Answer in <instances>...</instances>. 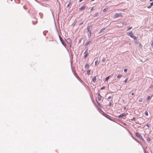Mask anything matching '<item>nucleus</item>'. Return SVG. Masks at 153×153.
Listing matches in <instances>:
<instances>
[{
	"mask_svg": "<svg viewBox=\"0 0 153 153\" xmlns=\"http://www.w3.org/2000/svg\"><path fill=\"white\" fill-rule=\"evenodd\" d=\"M59 39L62 43V45L65 47H66V44L64 42V41L63 40L62 38L61 37V36L59 35Z\"/></svg>",
	"mask_w": 153,
	"mask_h": 153,
	"instance_id": "nucleus-1",
	"label": "nucleus"
},
{
	"mask_svg": "<svg viewBox=\"0 0 153 153\" xmlns=\"http://www.w3.org/2000/svg\"><path fill=\"white\" fill-rule=\"evenodd\" d=\"M135 134L137 137L140 139L142 140H143V137H142L140 135V134L139 133H136Z\"/></svg>",
	"mask_w": 153,
	"mask_h": 153,
	"instance_id": "nucleus-2",
	"label": "nucleus"
},
{
	"mask_svg": "<svg viewBox=\"0 0 153 153\" xmlns=\"http://www.w3.org/2000/svg\"><path fill=\"white\" fill-rule=\"evenodd\" d=\"M122 16V15L120 13H116L114 15L115 17L116 18H118L119 17H121Z\"/></svg>",
	"mask_w": 153,
	"mask_h": 153,
	"instance_id": "nucleus-3",
	"label": "nucleus"
},
{
	"mask_svg": "<svg viewBox=\"0 0 153 153\" xmlns=\"http://www.w3.org/2000/svg\"><path fill=\"white\" fill-rule=\"evenodd\" d=\"M100 112L101 113V114H102L103 116L106 117L107 118H108V117L109 116V115H108V114H107L106 113H105L102 110Z\"/></svg>",
	"mask_w": 153,
	"mask_h": 153,
	"instance_id": "nucleus-4",
	"label": "nucleus"
},
{
	"mask_svg": "<svg viewBox=\"0 0 153 153\" xmlns=\"http://www.w3.org/2000/svg\"><path fill=\"white\" fill-rule=\"evenodd\" d=\"M88 32H91V30L92 29V27L91 26H89L87 27V28Z\"/></svg>",
	"mask_w": 153,
	"mask_h": 153,
	"instance_id": "nucleus-5",
	"label": "nucleus"
},
{
	"mask_svg": "<svg viewBox=\"0 0 153 153\" xmlns=\"http://www.w3.org/2000/svg\"><path fill=\"white\" fill-rule=\"evenodd\" d=\"M67 42L70 45V46H71V39L70 38L68 39L67 40Z\"/></svg>",
	"mask_w": 153,
	"mask_h": 153,
	"instance_id": "nucleus-6",
	"label": "nucleus"
},
{
	"mask_svg": "<svg viewBox=\"0 0 153 153\" xmlns=\"http://www.w3.org/2000/svg\"><path fill=\"white\" fill-rule=\"evenodd\" d=\"M126 117V114H123L118 116L119 118H124Z\"/></svg>",
	"mask_w": 153,
	"mask_h": 153,
	"instance_id": "nucleus-7",
	"label": "nucleus"
},
{
	"mask_svg": "<svg viewBox=\"0 0 153 153\" xmlns=\"http://www.w3.org/2000/svg\"><path fill=\"white\" fill-rule=\"evenodd\" d=\"M150 126V124L149 123H147L146 125H144V128L147 129Z\"/></svg>",
	"mask_w": 153,
	"mask_h": 153,
	"instance_id": "nucleus-8",
	"label": "nucleus"
},
{
	"mask_svg": "<svg viewBox=\"0 0 153 153\" xmlns=\"http://www.w3.org/2000/svg\"><path fill=\"white\" fill-rule=\"evenodd\" d=\"M87 51V49H86L84 53V58H86L88 55V53H86Z\"/></svg>",
	"mask_w": 153,
	"mask_h": 153,
	"instance_id": "nucleus-9",
	"label": "nucleus"
},
{
	"mask_svg": "<svg viewBox=\"0 0 153 153\" xmlns=\"http://www.w3.org/2000/svg\"><path fill=\"white\" fill-rule=\"evenodd\" d=\"M85 8V6H83L79 9V11L84 10Z\"/></svg>",
	"mask_w": 153,
	"mask_h": 153,
	"instance_id": "nucleus-10",
	"label": "nucleus"
},
{
	"mask_svg": "<svg viewBox=\"0 0 153 153\" xmlns=\"http://www.w3.org/2000/svg\"><path fill=\"white\" fill-rule=\"evenodd\" d=\"M128 35L130 36L131 37H132L134 35V34L132 32H131L128 33Z\"/></svg>",
	"mask_w": 153,
	"mask_h": 153,
	"instance_id": "nucleus-11",
	"label": "nucleus"
},
{
	"mask_svg": "<svg viewBox=\"0 0 153 153\" xmlns=\"http://www.w3.org/2000/svg\"><path fill=\"white\" fill-rule=\"evenodd\" d=\"M98 98L99 100L100 101L101 99V96L100 95V94H98Z\"/></svg>",
	"mask_w": 153,
	"mask_h": 153,
	"instance_id": "nucleus-12",
	"label": "nucleus"
},
{
	"mask_svg": "<svg viewBox=\"0 0 153 153\" xmlns=\"http://www.w3.org/2000/svg\"><path fill=\"white\" fill-rule=\"evenodd\" d=\"M105 28H102L100 30V31L99 32V33H100L102 32H103L104 31Z\"/></svg>",
	"mask_w": 153,
	"mask_h": 153,
	"instance_id": "nucleus-13",
	"label": "nucleus"
},
{
	"mask_svg": "<svg viewBox=\"0 0 153 153\" xmlns=\"http://www.w3.org/2000/svg\"><path fill=\"white\" fill-rule=\"evenodd\" d=\"M91 42V41H88L85 44V45L86 46H87L89 44H90Z\"/></svg>",
	"mask_w": 153,
	"mask_h": 153,
	"instance_id": "nucleus-14",
	"label": "nucleus"
},
{
	"mask_svg": "<svg viewBox=\"0 0 153 153\" xmlns=\"http://www.w3.org/2000/svg\"><path fill=\"white\" fill-rule=\"evenodd\" d=\"M153 94L151 95V96H148L147 98V100H150L151 98L153 96Z\"/></svg>",
	"mask_w": 153,
	"mask_h": 153,
	"instance_id": "nucleus-15",
	"label": "nucleus"
},
{
	"mask_svg": "<svg viewBox=\"0 0 153 153\" xmlns=\"http://www.w3.org/2000/svg\"><path fill=\"white\" fill-rule=\"evenodd\" d=\"M96 79H97L96 76H95L93 79L92 80L93 82H94L96 81Z\"/></svg>",
	"mask_w": 153,
	"mask_h": 153,
	"instance_id": "nucleus-16",
	"label": "nucleus"
},
{
	"mask_svg": "<svg viewBox=\"0 0 153 153\" xmlns=\"http://www.w3.org/2000/svg\"><path fill=\"white\" fill-rule=\"evenodd\" d=\"M88 35L89 38L91 36V32H88Z\"/></svg>",
	"mask_w": 153,
	"mask_h": 153,
	"instance_id": "nucleus-17",
	"label": "nucleus"
},
{
	"mask_svg": "<svg viewBox=\"0 0 153 153\" xmlns=\"http://www.w3.org/2000/svg\"><path fill=\"white\" fill-rule=\"evenodd\" d=\"M99 16V13H97L96 14H94V17H98V16Z\"/></svg>",
	"mask_w": 153,
	"mask_h": 153,
	"instance_id": "nucleus-18",
	"label": "nucleus"
},
{
	"mask_svg": "<svg viewBox=\"0 0 153 153\" xmlns=\"http://www.w3.org/2000/svg\"><path fill=\"white\" fill-rule=\"evenodd\" d=\"M99 62H98L97 60L95 61V64L96 65H98L99 64Z\"/></svg>",
	"mask_w": 153,
	"mask_h": 153,
	"instance_id": "nucleus-19",
	"label": "nucleus"
},
{
	"mask_svg": "<svg viewBox=\"0 0 153 153\" xmlns=\"http://www.w3.org/2000/svg\"><path fill=\"white\" fill-rule=\"evenodd\" d=\"M110 76L107 77L105 78V81H107L110 78Z\"/></svg>",
	"mask_w": 153,
	"mask_h": 153,
	"instance_id": "nucleus-20",
	"label": "nucleus"
},
{
	"mask_svg": "<svg viewBox=\"0 0 153 153\" xmlns=\"http://www.w3.org/2000/svg\"><path fill=\"white\" fill-rule=\"evenodd\" d=\"M85 68H89V65L88 64H86L85 65Z\"/></svg>",
	"mask_w": 153,
	"mask_h": 153,
	"instance_id": "nucleus-21",
	"label": "nucleus"
},
{
	"mask_svg": "<svg viewBox=\"0 0 153 153\" xmlns=\"http://www.w3.org/2000/svg\"><path fill=\"white\" fill-rule=\"evenodd\" d=\"M105 60H106L105 59L104 57H103L102 59V61L103 62H105Z\"/></svg>",
	"mask_w": 153,
	"mask_h": 153,
	"instance_id": "nucleus-22",
	"label": "nucleus"
},
{
	"mask_svg": "<svg viewBox=\"0 0 153 153\" xmlns=\"http://www.w3.org/2000/svg\"><path fill=\"white\" fill-rule=\"evenodd\" d=\"M90 72H91L90 70H88L87 71V74L88 75H89L90 74Z\"/></svg>",
	"mask_w": 153,
	"mask_h": 153,
	"instance_id": "nucleus-23",
	"label": "nucleus"
},
{
	"mask_svg": "<svg viewBox=\"0 0 153 153\" xmlns=\"http://www.w3.org/2000/svg\"><path fill=\"white\" fill-rule=\"evenodd\" d=\"M122 77V75H121V74H120V75H118L117 76V78H119L121 77Z\"/></svg>",
	"mask_w": 153,
	"mask_h": 153,
	"instance_id": "nucleus-24",
	"label": "nucleus"
},
{
	"mask_svg": "<svg viewBox=\"0 0 153 153\" xmlns=\"http://www.w3.org/2000/svg\"><path fill=\"white\" fill-rule=\"evenodd\" d=\"M151 140V138L149 137H148V138H147V141L148 142H149Z\"/></svg>",
	"mask_w": 153,
	"mask_h": 153,
	"instance_id": "nucleus-25",
	"label": "nucleus"
},
{
	"mask_svg": "<svg viewBox=\"0 0 153 153\" xmlns=\"http://www.w3.org/2000/svg\"><path fill=\"white\" fill-rule=\"evenodd\" d=\"M145 115L146 116H148V112L147 111H146L145 112Z\"/></svg>",
	"mask_w": 153,
	"mask_h": 153,
	"instance_id": "nucleus-26",
	"label": "nucleus"
},
{
	"mask_svg": "<svg viewBox=\"0 0 153 153\" xmlns=\"http://www.w3.org/2000/svg\"><path fill=\"white\" fill-rule=\"evenodd\" d=\"M132 38H133L134 39H137V37L136 36H134V35L132 37Z\"/></svg>",
	"mask_w": 153,
	"mask_h": 153,
	"instance_id": "nucleus-27",
	"label": "nucleus"
},
{
	"mask_svg": "<svg viewBox=\"0 0 153 153\" xmlns=\"http://www.w3.org/2000/svg\"><path fill=\"white\" fill-rule=\"evenodd\" d=\"M128 78H126L125 80L124 81V82L125 83H126L127 82V81H128Z\"/></svg>",
	"mask_w": 153,
	"mask_h": 153,
	"instance_id": "nucleus-28",
	"label": "nucleus"
},
{
	"mask_svg": "<svg viewBox=\"0 0 153 153\" xmlns=\"http://www.w3.org/2000/svg\"><path fill=\"white\" fill-rule=\"evenodd\" d=\"M97 101V102L98 105L99 106H100L101 105H100V103L99 102H97V101Z\"/></svg>",
	"mask_w": 153,
	"mask_h": 153,
	"instance_id": "nucleus-29",
	"label": "nucleus"
},
{
	"mask_svg": "<svg viewBox=\"0 0 153 153\" xmlns=\"http://www.w3.org/2000/svg\"><path fill=\"white\" fill-rule=\"evenodd\" d=\"M127 69L126 68H125L124 69V71L125 72H126L127 71Z\"/></svg>",
	"mask_w": 153,
	"mask_h": 153,
	"instance_id": "nucleus-30",
	"label": "nucleus"
},
{
	"mask_svg": "<svg viewBox=\"0 0 153 153\" xmlns=\"http://www.w3.org/2000/svg\"><path fill=\"white\" fill-rule=\"evenodd\" d=\"M105 88V86H103L101 88V90H103V89H104Z\"/></svg>",
	"mask_w": 153,
	"mask_h": 153,
	"instance_id": "nucleus-31",
	"label": "nucleus"
},
{
	"mask_svg": "<svg viewBox=\"0 0 153 153\" xmlns=\"http://www.w3.org/2000/svg\"><path fill=\"white\" fill-rule=\"evenodd\" d=\"M106 10V8H104V9H103V11L104 12H105Z\"/></svg>",
	"mask_w": 153,
	"mask_h": 153,
	"instance_id": "nucleus-32",
	"label": "nucleus"
},
{
	"mask_svg": "<svg viewBox=\"0 0 153 153\" xmlns=\"http://www.w3.org/2000/svg\"><path fill=\"white\" fill-rule=\"evenodd\" d=\"M71 3H70V2H69V4H68V5H67V7H69V5Z\"/></svg>",
	"mask_w": 153,
	"mask_h": 153,
	"instance_id": "nucleus-33",
	"label": "nucleus"
},
{
	"mask_svg": "<svg viewBox=\"0 0 153 153\" xmlns=\"http://www.w3.org/2000/svg\"><path fill=\"white\" fill-rule=\"evenodd\" d=\"M94 10V7H92L91 10V11L92 10Z\"/></svg>",
	"mask_w": 153,
	"mask_h": 153,
	"instance_id": "nucleus-34",
	"label": "nucleus"
},
{
	"mask_svg": "<svg viewBox=\"0 0 153 153\" xmlns=\"http://www.w3.org/2000/svg\"><path fill=\"white\" fill-rule=\"evenodd\" d=\"M149 88H153V85H150Z\"/></svg>",
	"mask_w": 153,
	"mask_h": 153,
	"instance_id": "nucleus-35",
	"label": "nucleus"
},
{
	"mask_svg": "<svg viewBox=\"0 0 153 153\" xmlns=\"http://www.w3.org/2000/svg\"><path fill=\"white\" fill-rule=\"evenodd\" d=\"M139 101L140 102H141L142 101V99H140L139 100Z\"/></svg>",
	"mask_w": 153,
	"mask_h": 153,
	"instance_id": "nucleus-36",
	"label": "nucleus"
},
{
	"mask_svg": "<svg viewBox=\"0 0 153 153\" xmlns=\"http://www.w3.org/2000/svg\"><path fill=\"white\" fill-rule=\"evenodd\" d=\"M131 28H132V27H129V28H128V30H130Z\"/></svg>",
	"mask_w": 153,
	"mask_h": 153,
	"instance_id": "nucleus-37",
	"label": "nucleus"
},
{
	"mask_svg": "<svg viewBox=\"0 0 153 153\" xmlns=\"http://www.w3.org/2000/svg\"><path fill=\"white\" fill-rule=\"evenodd\" d=\"M111 98V96H109L108 97V99H110V98Z\"/></svg>",
	"mask_w": 153,
	"mask_h": 153,
	"instance_id": "nucleus-38",
	"label": "nucleus"
},
{
	"mask_svg": "<svg viewBox=\"0 0 153 153\" xmlns=\"http://www.w3.org/2000/svg\"><path fill=\"white\" fill-rule=\"evenodd\" d=\"M134 94V92H132L131 93V94L132 95H133Z\"/></svg>",
	"mask_w": 153,
	"mask_h": 153,
	"instance_id": "nucleus-39",
	"label": "nucleus"
},
{
	"mask_svg": "<svg viewBox=\"0 0 153 153\" xmlns=\"http://www.w3.org/2000/svg\"><path fill=\"white\" fill-rule=\"evenodd\" d=\"M111 102H110V103H109V105L111 106Z\"/></svg>",
	"mask_w": 153,
	"mask_h": 153,
	"instance_id": "nucleus-40",
	"label": "nucleus"
},
{
	"mask_svg": "<svg viewBox=\"0 0 153 153\" xmlns=\"http://www.w3.org/2000/svg\"><path fill=\"white\" fill-rule=\"evenodd\" d=\"M126 107H124L123 109L124 110H126Z\"/></svg>",
	"mask_w": 153,
	"mask_h": 153,
	"instance_id": "nucleus-41",
	"label": "nucleus"
},
{
	"mask_svg": "<svg viewBox=\"0 0 153 153\" xmlns=\"http://www.w3.org/2000/svg\"><path fill=\"white\" fill-rule=\"evenodd\" d=\"M83 0H79V2H81V1H82Z\"/></svg>",
	"mask_w": 153,
	"mask_h": 153,
	"instance_id": "nucleus-42",
	"label": "nucleus"
},
{
	"mask_svg": "<svg viewBox=\"0 0 153 153\" xmlns=\"http://www.w3.org/2000/svg\"><path fill=\"white\" fill-rule=\"evenodd\" d=\"M152 42H153V35L152 37Z\"/></svg>",
	"mask_w": 153,
	"mask_h": 153,
	"instance_id": "nucleus-43",
	"label": "nucleus"
},
{
	"mask_svg": "<svg viewBox=\"0 0 153 153\" xmlns=\"http://www.w3.org/2000/svg\"><path fill=\"white\" fill-rule=\"evenodd\" d=\"M144 153H146L144 150Z\"/></svg>",
	"mask_w": 153,
	"mask_h": 153,
	"instance_id": "nucleus-44",
	"label": "nucleus"
},
{
	"mask_svg": "<svg viewBox=\"0 0 153 153\" xmlns=\"http://www.w3.org/2000/svg\"><path fill=\"white\" fill-rule=\"evenodd\" d=\"M153 1V0H149L150 1Z\"/></svg>",
	"mask_w": 153,
	"mask_h": 153,
	"instance_id": "nucleus-45",
	"label": "nucleus"
},
{
	"mask_svg": "<svg viewBox=\"0 0 153 153\" xmlns=\"http://www.w3.org/2000/svg\"><path fill=\"white\" fill-rule=\"evenodd\" d=\"M94 0H91V1H94Z\"/></svg>",
	"mask_w": 153,
	"mask_h": 153,
	"instance_id": "nucleus-46",
	"label": "nucleus"
},
{
	"mask_svg": "<svg viewBox=\"0 0 153 153\" xmlns=\"http://www.w3.org/2000/svg\"><path fill=\"white\" fill-rule=\"evenodd\" d=\"M83 24V23L82 22L81 24H80V25H81L82 24Z\"/></svg>",
	"mask_w": 153,
	"mask_h": 153,
	"instance_id": "nucleus-47",
	"label": "nucleus"
},
{
	"mask_svg": "<svg viewBox=\"0 0 153 153\" xmlns=\"http://www.w3.org/2000/svg\"><path fill=\"white\" fill-rule=\"evenodd\" d=\"M123 100V101H124V100Z\"/></svg>",
	"mask_w": 153,
	"mask_h": 153,
	"instance_id": "nucleus-48",
	"label": "nucleus"
},
{
	"mask_svg": "<svg viewBox=\"0 0 153 153\" xmlns=\"http://www.w3.org/2000/svg\"><path fill=\"white\" fill-rule=\"evenodd\" d=\"M142 148H143V147L142 146Z\"/></svg>",
	"mask_w": 153,
	"mask_h": 153,
	"instance_id": "nucleus-49",
	"label": "nucleus"
}]
</instances>
